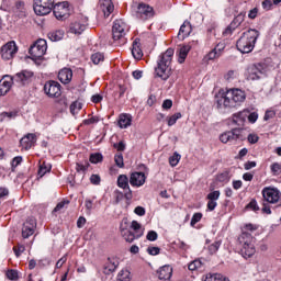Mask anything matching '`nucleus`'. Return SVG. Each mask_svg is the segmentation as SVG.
Returning <instances> with one entry per match:
<instances>
[{"mask_svg":"<svg viewBox=\"0 0 281 281\" xmlns=\"http://www.w3.org/2000/svg\"><path fill=\"white\" fill-rule=\"evenodd\" d=\"M247 100V94L240 89H232L225 93L215 95L216 109L222 113L225 109H236L239 104H243Z\"/></svg>","mask_w":281,"mask_h":281,"instance_id":"1","label":"nucleus"},{"mask_svg":"<svg viewBox=\"0 0 281 281\" xmlns=\"http://www.w3.org/2000/svg\"><path fill=\"white\" fill-rule=\"evenodd\" d=\"M173 56H175L173 48H168L165 53L158 56L157 66L155 67V74L157 78H161V80H168V78L172 76Z\"/></svg>","mask_w":281,"mask_h":281,"instance_id":"2","label":"nucleus"},{"mask_svg":"<svg viewBox=\"0 0 281 281\" xmlns=\"http://www.w3.org/2000/svg\"><path fill=\"white\" fill-rule=\"evenodd\" d=\"M260 37V31L256 29H250L241 34L238 38L236 47L241 54H250L256 47V43Z\"/></svg>","mask_w":281,"mask_h":281,"instance_id":"3","label":"nucleus"},{"mask_svg":"<svg viewBox=\"0 0 281 281\" xmlns=\"http://www.w3.org/2000/svg\"><path fill=\"white\" fill-rule=\"evenodd\" d=\"M239 244L241 245L239 254L243 258H251L256 254V246L254 245V237L250 233L243 232L238 237Z\"/></svg>","mask_w":281,"mask_h":281,"instance_id":"4","label":"nucleus"},{"mask_svg":"<svg viewBox=\"0 0 281 281\" xmlns=\"http://www.w3.org/2000/svg\"><path fill=\"white\" fill-rule=\"evenodd\" d=\"M126 32H128V25L122 20H115L112 26V38L119 41V45L126 43Z\"/></svg>","mask_w":281,"mask_h":281,"instance_id":"5","label":"nucleus"},{"mask_svg":"<svg viewBox=\"0 0 281 281\" xmlns=\"http://www.w3.org/2000/svg\"><path fill=\"white\" fill-rule=\"evenodd\" d=\"M45 52H47V41L37 40L29 49L31 60H41L45 56Z\"/></svg>","mask_w":281,"mask_h":281,"instance_id":"6","label":"nucleus"},{"mask_svg":"<svg viewBox=\"0 0 281 281\" xmlns=\"http://www.w3.org/2000/svg\"><path fill=\"white\" fill-rule=\"evenodd\" d=\"M54 0H34L33 9L37 16H45L52 12Z\"/></svg>","mask_w":281,"mask_h":281,"instance_id":"7","label":"nucleus"},{"mask_svg":"<svg viewBox=\"0 0 281 281\" xmlns=\"http://www.w3.org/2000/svg\"><path fill=\"white\" fill-rule=\"evenodd\" d=\"M120 232L124 240L126 243H133L134 240H137L138 238H142L144 236V232H140L138 234H135L128 229V220H123L120 225Z\"/></svg>","mask_w":281,"mask_h":281,"instance_id":"8","label":"nucleus"},{"mask_svg":"<svg viewBox=\"0 0 281 281\" xmlns=\"http://www.w3.org/2000/svg\"><path fill=\"white\" fill-rule=\"evenodd\" d=\"M261 194L263 196V201L271 204L278 203L281 199V192L278 188L266 187L262 189Z\"/></svg>","mask_w":281,"mask_h":281,"instance_id":"9","label":"nucleus"},{"mask_svg":"<svg viewBox=\"0 0 281 281\" xmlns=\"http://www.w3.org/2000/svg\"><path fill=\"white\" fill-rule=\"evenodd\" d=\"M154 16H155V9H153L150 4L140 2L137 5V10H136L137 19H140L142 21H148V19H153Z\"/></svg>","mask_w":281,"mask_h":281,"instance_id":"10","label":"nucleus"},{"mask_svg":"<svg viewBox=\"0 0 281 281\" xmlns=\"http://www.w3.org/2000/svg\"><path fill=\"white\" fill-rule=\"evenodd\" d=\"M53 12L58 21L69 19V2H58L57 4L53 5Z\"/></svg>","mask_w":281,"mask_h":281,"instance_id":"11","label":"nucleus"},{"mask_svg":"<svg viewBox=\"0 0 281 281\" xmlns=\"http://www.w3.org/2000/svg\"><path fill=\"white\" fill-rule=\"evenodd\" d=\"M44 92L46 93V95H48V98H60L61 95V91H60V85L58 83V81H47L44 85Z\"/></svg>","mask_w":281,"mask_h":281,"instance_id":"12","label":"nucleus"},{"mask_svg":"<svg viewBox=\"0 0 281 281\" xmlns=\"http://www.w3.org/2000/svg\"><path fill=\"white\" fill-rule=\"evenodd\" d=\"M16 52H19L16 43L9 42L1 47V57L3 60H11V58H14Z\"/></svg>","mask_w":281,"mask_h":281,"instance_id":"13","label":"nucleus"},{"mask_svg":"<svg viewBox=\"0 0 281 281\" xmlns=\"http://www.w3.org/2000/svg\"><path fill=\"white\" fill-rule=\"evenodd\" d=\"M36 232V218L29 217L22 226V238H30Z\"/></svg>","mask_w":281,"mask_h":281,"instance_id":"14","label":"nucleus"},{"mask_svg":"<svg viewBox=\"0 0 281 281\" xmlns=\"http://www.w3.org/2000/svg\"><path fill=\"white\" fill-rule=\"evenodd\" d=\"M265 74V66L262 64H255L248 67V80H260Z\"/></svg>","mask_w":281,"mask_h":281,"instance_id":"15","label":"nucleus"},{"mask_svg":"<svg viewBox=\"0 0 281 281\" xmlns=\"http://www.w3.org/2000/svg\"><path fill=\"white\" fill-rule=\"evenodd\" d=\"M117 186L122 188V190H125L124 196L127 201H131V199H133V191L128 186V177L126 175H120L117 177Z\"/></svg>","mask_w":281,"mask_h":281,"instance_id":"16","label":"nucleus"},{"mask_svg":"<svg viewBox=\"0 0 281 281\" xmlns=\"http://www.w3.org/2000/svg\"><path fill=\"white\" fill-rule=\"evenodd\" d=\"M32 76H34V72L30 71V70H23L21 72H18L16 75H14L12 77V82H18V85H27V82L30 81V78H32Z\"/></svg>","mask_w":281,"mask_h":281,"instance_id":"17","label":"nucleus"},{"mask_svg":"<svg viewBox=\"0 0 281 281\" xmlns=\"http://www.w3.org/2000/svg\"><path fill=\"white\" fill-rule=\"evenodd\" d=\"M238 137H240V128H234L221 134L220 142H222V144H227V142H236Z\"/></svg>","mask_w":281,"mask_h":281,"instance_id":"18","label":"nucleus"},{"mask_svg":"<svg viewBox=\"0 0 281 281\" xmlns=\"http://www.w3.org/2000/svg\"><path fill=\"white\" fill-rule=\"evenodd\" d=\"M130 183L134 188H142L146 183V175L144 172L131 173Z\"/></svg>","mask_w":281,"mask_h":281,"instance_id":"19","label":"nucleus"},{"mask_svg":"<svg viewBox=\"0 0 281 281\" xmlns=\"http://www.w3.org/2000/svg\"><path fill=\"white\" fill-rule=\"evenodd\" d=\"M243 21H245V13H239L237 16L234 18V20L231 22V24L225 29L224 35L229 36L236 27H238Z\"/></svg>","mask_w":281,"mask_h":281,"instance_id":"20","label":"nucleus"},{"mask_svg":"<svg viewBox=\"0 0 281 281\" xmlns=\"http://www.w3.org/2000/svg\"><path fill=\"white\" fill-rule=\"evenodd\" d=\"M36 144V134L29 133L20 139V146L24 150H30Z\"/></svg>","mask_w":281,"mask_h":281,"instance_id":"21","label":"nucleus"},{"mask_svg":"<svg viewBox=\"0 0 281 281\" xmlns=\"http://www.w3.org/2000/svg\"><path fill=\"white\" fill-rule=\"evenodd\" d=\"M120 267V261L115 258H108L103 267V273L105 276H111V273L115 272V270Z\"/></svg>","mask_w":281,"mask_h":281,"instance_id":"22","label":"nucleus"},{"mask_svg":"<svg viewBox=\"0 0 281 281\" xmlns=\"http://www.w3.org/2000/svg\"><path fill=\"white\" fill-rule=\"evenodd\" d=\"M71 78H74V71H71V69L63 68L61 70H59L58 80L63 85H69V82H71Z\"/></svg>","mask_w":281,"mask_h":281,"instance_id":"23","label":"nucleus"},{"mask_svg":"<svg viewBox=\"0 0 281 281\" xmlns=\"http://www.w3.org/2000/svg\"><path fill=\"white\" fill-rule=\"evenodd\" d=\"M192 33V24L189 21H184L183 24L180 26L178 38L180 41H184L188 38V35Z\"/></svg>","mask_w":281,"mask_h":281,"instance_id":"24","label":"nucleus"},{"mask_svg":"<svg viewBox=\"0 0 281 281\" xmlns=\"http://www.w3.org/2000/svg\"><path fill=\"white\" fill-rule=\"evenodd\" d=\"M87 30V26L78 21L70 23L69 25V34H75L76 36H80L82 32Z\"/></svg>","mask_w":281,"mask_h":281,"instance_id":"25","label":"nucleus"},{"mask_svg":"<svg viewBox=\"0 0 281 281\" xmlns=\"http://www.w3.org/2000/svg\"><path fill=\"white\" fill-rule=\"evenodd\" d=\"M223 49H225V43H218L207 55L209 60H214L220 58L221 54H223Z\"/></svg>","mask_w":281,"mask_h":281,"instance_id":"26","label":"nucleus"},{"mask_svg":"<svg viewBox=\"0 0 281 281\" xmlns=\"http://www.w3.org/2000/svg\"><path fill=\"white\" fill-rule=\"evenodd\" d=\"M223 49H225V43H218L207 55L209 60H214L220 58L221 54H223Z\"/></svg>","mask_w":281,"mask_h":281,"instance_id":"27","label":"nucleus"},{"mask_svg":"<svg viewBox=\"0 0 281 281\" xmlns=\"http://www.w3.org/2000/svg\"><path fill=\"white\" fill-rule=\"evenodd\" d=\"M158 278H159V280H170V278H172V267L162 266L158 270Z\"/></svg>","mask_w":281,"mask_h":281,"instance_id":"28","label":"nucleus"},{"mask_svg":"<svg viewBox=\"0 0 281 281\" xmlns=\"http://www.w3.org/2000/svg\"><path fill=\"white\" fill-rule=\"evenodd\" d=\"M132 55L134 56V58L136 60H142L143 56H144V52H142V47H139V40L136 38L134 42H133V45H132Z\"/></svg>","mask_w":281,"mask_h":281,"instance_id":"29","label":"nucleus"},{"mask_svg":"<svg viewBox=\"0 0 281 281\" xmlns=\"http://www.w3.org/2000/svg\"><path fill=\"white\" fill-rule=\"evenodd\" d=\"M247 115H248L247 110H244L241 112L234 114L233 115L234 124H236L237 126H243V124H245V120H247Z\"/></svg>","mask_w":281,"mask_h":281,"instance_id":"30","label":"nucleus"},{"mask_svg":"<svg viewBox=\"0 0 281 281\" xmlns=\"http://www.w3.org/2000/svg\"><path fill=\"white\" fill-rule=\"evenodd\" d=\"M190 49H192V47L190 45H184L182 47H180L179 52H178V61L181 64L186 63V58H188V54H190Z\"/></svg>","mask_w":281,"mask_h":281,"instance_id":"31","label":"nucleus"},{"mask_svg":"<svg viewBox=\"0 0 281 281\" xmlns=\"http://www.w3.org/2000/svg\"><path fill=\"white\" fill-rule=\"evenodd\" d=\"M49 41H53L54 43L58 41H63L65 38V31L64 30H57L48 33Z\"/></svg>","mask_w":281,"mask_h":281,"instance_id":"32","label":"nucleus"},{"mask_svg":"<svg viewBox=\"0 0 281 281\" xmlns=\"http://www.w3.org/2000/svg\"><path fill=\"white\" fill-rule=\"evenodd\" d=\"M131 115L130 114H122L119 120V126L120 128H128L131 126Z\"/></svg>","mask_w":281,"mask_h":281,"instance_id":"33","label":"nucleus"},{"mask_svg":"<svg viewBox=\"0 0 281 281\" xmlns=\"http://www.w3.org/2000/svg\"><path fill=\"white\" fill-rule=\"evenodd\" d=\"M102 5H103L104 16H111V13L113 12V10H115L113 2L111 0H103Z\"/></svg>","mask_w":281,"mask_h":281,"instance_id":"34","label":"nucleus"},{"mask_svg":"<svg viewBox=\"0 0 281 281\" xmlns=\"http://www.w3.org/2000/svg\"><path fill=\"white\" fill-rule=\"evenodd\" d=\"M12 87V82L7 80L0 81V95H5L10 91V88Z\"/></svg>","mask_w":281,"mask_h":281,"instance_id":"35","label":"nucleus"},{"mask_svg":"<svg viewBox=\"0 0 281 281\" xmlns=\"http://www.w3.org/2000/svg\"><path fill=\"white\" fill-rule=\"evenodd\" d=\"M15 8L19 11V16L23 18L26 16L27 14V9H25V2L23 1H18L15 3Z\"/></svg>","mask_w":281,"mask_h":281,"instance_id":"36","label":"nucleus"},{"mask_svg":"<svg viewBox=\"0 0 281 281\" xmlns=\"http://www.w3.org/2000/svg\"><path fill=\"white\" fill-rule=\"evenodd\" d=\"M91 60H92L93 65H100L101 63H104V54L94 53L91 55Z\"/></svg>","mask_w":281,"mask_h":281,"instance_id":"37","label":"nucleus"},{"mask_svg":"<svg viewBox=\"0 0 281 281\" xmlns=\"http://www.w3.org/2000/svg\"><path fill=\"white\" fill-rule=\"evenodd\" d=\"M52 170V165L42 164L38 168L37 175L38 177H45L47 172Z\"/></svg>","mask_w":281,"mask_h":281,"instance_id":"38","label":"nucleus"},{"mask_svg":"<svg viewBox=\"0 0 281 281\" xmlns=\"http://www.w3.org/2000/svg\"><path fill=\"white\" fill-rule=\"evenodd\" d=\"M204 281H229V279H227L221 273H215V274H211L210 277H206Z\"/></svg>","mask_w":281,"mask_h":281,"instance_id":"39","label":"nucleus"},{"mask_svg":"<svg viewBox=\"0 0 281 281\" xmlns=\"http://www.w3.org/2000/svg\"><path fill=\"white\" fill-rule=\"evenodd\" d=\"M119 281H131V271L128 270H122L117 274Z\"/></svg>","mask_w":281,"mask_h":281,"instance_id":"40","label":"nucleus"},{"mask_svg":"<svg viewBox=\"0 0 281 281\" xmlns=\"http://www.w3.org/2000/svg\"><path fill=\"white\" fill-rule=\"evenodd\" d=\"M104 157L100 153L91 154L90 155V164H100Z\"/></svg>","mask_w":281,"mask_h":281,"instance_id":"41","label":"nucleus"},{"mask_svg":"<svg viewBox=\"0 0 281 281\" xmlns=\"http://www.w3.org/2000/svg\"><path fill=\"white\" fill-rule=\"evenodd\" d=\"M82 109V104L78 101H75L70 104V113L71 115H77L78 111Z\"/></svg>","mask_w":281,"mask_h":281,"instance_id":"42","label":"nucleus"},{"mask_svg":"<svg viewBox=\"0 0 281 281\" xmlns=\"http://www.w3.org/2000/svg\"><path fill=\"white\" fill-rule=\"evenodd\" d=\"M181 112L175 113L168 119V126H175V124H177V120H181Z\"/></svg>","mask_w":281,"mask_h":281,"instance_id":"43","label":"nucleus"},{"mask_svg":"<svg viewBox=\"0 0 281 281\" xmlns=\"http://www.w3.org/2000/svg\"><path fill=\"white\" fill-rule=\"evenodd\" d=\"M201 267H203L201 260L195 259L189 263V271H196V269H201Z\"/></svg>","mask_w":281,"mask_h":281,"instance_id":"44","label":"nucleus"},{"mask_svg":"<svg viewBox=\"0 0 281 281\" xmlns=\"http://www.w3.org/2000/svg\"><path fill=\"white\" fill-rule=\"evenodd\" d=\"M180 160H181V155L175 153V154L169 158V164H170V166H172V168H175V166H177Z\"/></svg>","mask_w":281,"mask_h":281,"instance_id":"45","label":"nucleus"},{"mask_svg":"<svg viewBox=\"0 0 281 281\" xmlns=\"http://www.w3.org/2000/svg\"><path fill=\"white\" fill-rule=\"evenodd\" d=\"M114 161L117 168H124V156L122 154H116L114 156Z\"/></svg>","mask_w":281,"mask_h":281,"instance_id":"46","label":"nucleus"},{"mask_svg":"<svg viewBox=\"0 0 281 281\" xmlns=\"http://www.w3.org/2000/svg\"><path fill=\"white\" fill-rule=\"evenodd\" d=\"M131 229L134 231V234H139L142 232L144 234V229H142V224L137 223V221L132 222Z\"/></svg>","mask_w":281,"mask_h":281,"instance_id":"47","label":"nucleus"},{"mask_svg":"<svg viewBox=\"0 0 281 281\" xmlns=\"http://www.w3.org/2000/svg\"><path fill=\"white\" fill-rule=\"evenodd\" d=\"M206 199L209 201H218V199H221V191H213L211 193L207 194Z\"/></svg>","mask_w":281,"mask_h":281,"instance_id":"48","label":"nucleus"},{"mask_svg":"<svg viewBox=\"0 0 281 281\" xmlns=\"http://www.w3.org/2000/svg\"><path fill=\"white\" fill-rule=\"evenodd\" d=\"M0 122H3V120H5V117H8V120H12L14 117H16V112H2L0 114Z\"/></svg>","mask_w":281,"mask_h":281,"instance_id":"49","label":"nucleus"},{"mask_svg":"<svg viewBox=\"0 0 281 281\" xmlns=\"http://www.w3.org/2000/svg\"><path fill=\"white\" fill-rule=\"evenodd\" d=\"M201 218H203V214L202 213H194L192 218H191V222H190L191 227H194V225L196 223H199L201 221Z\"/></svg>","mask_w":281,"mask_h":281,"instance_id":"50","label":"nucleus"},{"mask_svg":"<svg viewBox=\"0 0 281 281\" xmlns=\"http://www.w3.org/2000/svg\"><path fill=\"white\" fill-rule=\"evenodd\" d=\"M220 248H221V241H215L209 246V251L211 255H214L216 254V251H218Z\"/></svg>","mask_w":281,"mask_h":281,"instance_id":"51","label":"nucleus"},{"mask_svg":"<svg viewBox=\"0 0 281 281\" xmlns=\"http://www.w3.org/2000/svg\"><path fill=\"white\" fill-rule=\"evenodd\" d=\"M113 148H116L119 153H124L126 150V144L123 140H121L119 143H114Z\"/></svg>","mask_w":281,"mask_h":281,"instance_id":"52","label":"nucleus"},{"mask_svg":"<svg viewBox=\"0 0 281 281\" xmlns=\"http://www.w3.org/2000/svg\"><path fill=\"white\" fill-rule=\"evenodd\" d=\"M147 240H149L150 243H155V240H157V238H159V235L157 234V232L155 231H149L147 233V236H146Z\"/></svg>","mask_w":281,"mask_h":281,"instance_id":"53","label":"nucleus"},{"mask_svg":"<svg viewBox=\"0 0 281 281\" xmlns=\"http://www.w3.org/2000/svg\"><path fill=\"white\" fill-rule=\"evenodd\" d=\"M7 278L9 279V280H19V271H16V270H9V271H7Z\"/></svg>","mask_w":281,"mask_h":281,"instance_id":"54","label":"nucleus"},{"mask_svg":"<svg viewBox=\"0 0 281 281\" xmlns=\"http://www.w3.org/2000/svg\"><path fill=\"white\" fill-rule=\"evenodd\" d=\"M246 117L248 119V122H250V124H256V122H258V112H248V115Z\"/></svg>","mask_w":281,"mask_h":281,"instance_id":"55","label":"nucleus"},{"mask_svg":"<svg viewBox=\"0 0 281 281\" xmlns=\"http://www.w3.org/2000/svg\"><path fill=\"white\" fill-rule=\"evenodd\" d=\"M276 117V111L267 110L263 116L265 122H269V120H273Z\"/></svg>","mask_w":281,"mask_h":281,"instance_id":"56","label":"nucleus"},{"mask_svg":"<svg viewBox=\"0 0 281 281\" xmlns=\"http://www.w3.org/2000/svg\"><path fill=\"white\" fill-rule=\"evenodd\" d=\"M161 249L159 247H148L147 248V254H149V256H159Z\"/></svg>","mask_w":281,"mask_h":281,"instance_id":"57","label":"nucleus"},{"mask_svg":"<svg viewBox=\"0 0 281 281\" xmlns=\"http://www.w3.org/2000/svg\"><path fill=\"white\" fill-rule=\"evenodd\" d=\"M22 162H23V157L18 156L12 159L11 166L12 168H16L18 166H21Z\"/></svg>","mask_w":281,"mask_h":281,"instance_id":"58","label":"nucleus"},{"mask_svg":"<svg viewBox=\"0 0 281 281\" xmlns=\"http://www.w3.org/2000/svg\"><path fill=\"white\" fill-rule=\"evenodd\" d=\"M13 251H14L16 258H19V256H21L23 254V251H25V246L19 245L18 247H13Z\"/></svg>","mask_w":281,"mask_h":281,"instance_id":"59","label":"nucleus"},{"mask_svg":"<svg viewBox=\"0 0 281 281\" xmlns=\"http://www.w3.org/2000/svg\"><path fill=\"white\" fill-rule=\"evenodd\" d=\"M247 207L254 212H258V210H260V206H258V202L256 200H251Z\"/></svg>","mask_w":281,"mask_h":281,"instance_id":"60","label":"nucleus"},{"mask_svg":"<svg viewBox=\"0 0 281 281\" xmlns=\"http://www.w3.org/2000/svg\"><path fill=\"white\" fill-rule=\"evenodd\" d=\"M100 181H101V178L99 175H92L90 177V182L92 183V186H100Z\"/></svg>","mask_w":281,"mask_h":281,"instance_id":"61","label":"nucleus"},{"mask_svg":"<svg viewBox=\"0 0 281 281\" xmlns=\"http://www.w3.org/2000/svg\"><path fill=\"white\" fill-rule=\"evenodd\" d=\"M86 210H87V214H91V211L93 210V201L87 199L86 203H85Z\"/></svg>","mask_w":281,"mask_h":281,"instance_id":"62","label":"nucleus"},{"mask_svg":"<svg viewBox=\"0 0 281 281\" xmlns=\"http://www.w3.org/2000/svg\"><path fill=\"white\" fill-rule=\"evenodd\" d=\"M134 213L137 216H145L146 215V209H144L143 206H136L134 210Z\"/></svg>","mask_w":281,"mask_h":281,"instance_id":"63","label":"nucleus"},{"mask_svg":"<svg viewBox=\"0 0 281 281\" xmlns=\"http://www.w3.org/2000/svg\"><path fill=\"white\" fill-rule=\"evenodd\" d=\"M249 144H258V140L260 137H258L256 134H249L247 137Z\"/></svg>","mask_w":281,"mask_h":281,"instance_id":"64","label":"nucleus"}]
</instances>
